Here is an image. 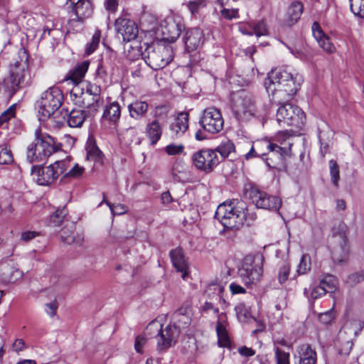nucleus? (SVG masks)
<instances>
[{
	"label": "nucleus",
	"instance_id": "obj_39",
	"mask_svg": "<svg viewBox=\"0 0 364 364\" xmlns=\"http://www.w3.org/2000/svg\"><path fill=\"white\" fill-rule=\"evenodd\" d=\"M224 286L218 283H211L208 284L205 290V294L209 298H214L223 294Z\"/></svg>",
	"mask_w": 364,
	"mask_h": 364
},
{
	"label": "nucleus",
	"instance_id": "obj_38",
	"mask_svg": "<svg viewBox=\"0 0 364 364\" xmlns=\"http://www.w3.org/2000/svg\"><path fill=\"white\" fill-rule=\"evenodd\" d=\"M66 215L67 211L65 208L57 209L56 211L50 215L48 225L53 227L60 226Z\"/></svg>",
	"mask_w": 364,
	"mask_h": 364
},
{
	"label": "nucleus",
	"instance_id": "obj_56",
	"mask_svg": "<svg viewBox=\"0 0 364 364\" xmlns=\"http://www.w3.org/2000/svg\"><path fill=\"white\" fill-rule=\"evenodd\" d=\"M220 15L226 20H232L234 18H239V12L237 9H223L220 11Z\"/></svg>",
	"mask_w": 364,
	"mask_h": 364
},
{
	"label": "nucleus",
	"instance_id": "obj_41",
	"mask_svg": "<svg viewBox=\"0 0 364 364\" xmlns=\"http://www.w3.org/2000/svg\"><path fill=\"white\" fill-rule=\"evenodd\" d=\"M348 226L343 222H339L337 225H335L333 228V233L336 240H341L342 239L347 240L346 232Z\"/></svg>",
	"mask_w": 364,
	"mask_h": 364
},
{
	"label": "nucleus",
	"instance_id": "obj_48",
	"mask_svg": "<svg viewBox=\"0 0 364 364\" xmlns=\"http://www.w3.org/2000/svg\"><path fill=\"white\" fill-rule=\"evenodd\" d=\"M171 175L174 181L183 182L185 181V173L183 166L175 164L171 169Z\"/></svg>",
	"mask_w": 364,
	"mask_h": 364
},
{
	"label": "nucleus",
	"instance_id": "obj_49",
	"mask_svg": "<svg viewBox=\"0 0 364 364\" xmlns=\"http://www.w3.org/2000/svg\"><path fill=\"white\" fill-rule=\"evenodd\" d=\"M253 33L257 37L267 36L268 29L264 20H260L252 25Z\"/></svg>",
	"mask_w": 364,
	"mask_h": 364
},
{
	"label": "nucleus",
	"instance_id": "obj_43",
	"mask_svg": "<svg viewBox=\"0 0 364 364\" xmlns=\"http://www.w3.org/2000/svg\"><path fill=\"white\" fill-rule=\"evenodd\" d=\"M4 280L8 283H15L21 281L23 278V273L18 269H12L8 274H5Z\"/></svg>",
	"mask_w": 364,
	"mask_h": 364
},
{
	"label": "nucleus",
	"instance_id": "obj_37",
	"mask_svg": "<svg viewBox=\"0 0 364 364\" xmlns=\"http://www.w3.org/2000/svg\"><path fill=\"white\" fill-rule=\"evenodd\" d=\"M325 290L323 287H321L319 284H311L309 288L304 289V294L309 299H316L321 296L324 295Z\"/></svg>",
	"mask_w": 364,
	"mask_h": 364
},
{
	"label": "nucleus",
	"instance_id": "obj_34",
	"mask_svg": "<svg viewBox=\"0 0 364 364\" xmlns=\"http://www.w3.org/2000/svg\"><path fill=\"white\" fill-rule=\"evenodd\" d=\"M87 159L95 162L102 161V153L92 140H88L86 144Z\"/></svg>",
	"mask_w": 364,
	"mask_h": 364
},
{
	"label": "nucleus",
	"instance_id": "obj_24",
	"mask_svg": "<svg viewBox=\"0 0 364 364\" xmlns=\"http://www.w3.org/2000/svg\"><path fill=\"white\" fill-rule=\"evenodd\" d=\"M227 316L224 313H221L218 316V321L216 326V331L218 338V344L221 347H228L230 341L226 329Z\"/></svg>",
	"mask_w": 364,
	"mask_h": 364
},
{
	"label": "nucleus",
	"instance_id": "obj_52",
	"mask_svg": "<svg viewBox=\"0 0 364 364\" xmlns=\"http://www.w3.org/2000/svg\"><path fill=\"white\" fill-rule=\"evenodd\" d=\"M14 161L11 151L7 147H1L0 151V164H10Z\"/></svg>",
	"mask_w": 364,
	"mask_h": 364
},
{
	"label": "nucleus",
	"instance_id": "obj_55",
	"mask_svg": "<svg viewBox=\"0 0 364 364\" xmlns=\"http://www.w3.org/2000/svg\"><path fill=\"white\" fill-rule=\"evenodd\" d=\"M103 202L106 203V204L109 207V209L113 215H122L125 213L127 211V207L122 204H112L109 201L105 200L104 198Z\"/></svg>",
	"mask_w": 364,
	"mask_h": 364
},
{
	"label": "nucleus",
	"instance_id": "obj_53",
	"mask_svg": "<svg viewBox=\"0 0 364 364\" xmlns=\"http://www.w3.org/2000/svg\"><path fill=\"white\" fill-rule=\"evenodd\" d=\"M206 6L205 0H195L188 2V8L192 15H196L198 13L200 9Z\"/></svg>",
	"mask_w": 364,
	"mask_h": 364
},
{
	"label": "nucleus",
	"instance_id": "obj_17",
	"mask_svg": "<svg viewBox=\"0 0 364 364\" xmlns=\"http://www.w3.org/2000/svg\"><path fill=\"white\" fill-rule=\"evenodd\" d=\"M54 165L48 166H33L31 175L34 181L40 186H48L53 183L58 178L54 170Z\"/></svg>",
	"mask_w": 364,
	"mask_h": 364
},
{
	"label": "nucleus",
	"instance_id": "obj_50",
	"mask_svg": "<svg viewBox=\"0 0 364 364\" xmlns=\"http://www.w3.org/2000/svg\"><path fill=\"white\" fill-rule=\"evenodd\" d=\"M276 364H290L289 358L290 355L279 348L274 349Z\"/></svg>",
	"mask_w": 364,
	"mask_h": 364
},
{
	"label": "nucleus",
	"instance_id": "obj_44",
	"mask_svg": "<svg viewBox=\"0 0 364 364\" xmlns=\"http://www.w3.org/2000/svg\"><path fill=\"white\" fill-rule=\"evenodd\" d=\"M51 165H54L55 172L57 173V178L61 174H65L67 169L70 166V159L68 157L61 161H56Z\"/></svg>",
	"mask_w": 364,
	"mask_h": 364
},
{
	"label": "nucleus",
	"instance_id": "obj_26",
	"mask_svg": "<svg viewBox=\"0 0 364 364\" xmlns=\"http://www.w3.org/2000/svg\"><path fill=\"white\" fill-rule=\"evenodd\" d=\"M203 43V34L200 29L194 28L187 31L185 44L187 50H193Z\"/></svg>",
	"mask_w": 364,
	"mask_h": 364
},
{
	"label": "nucleus",
	"instance_id": "obj_4",
	"mask_svg": "<svg viewBox=\"0 0 364 364\" xmlns=\"http://www.w3.org/2000/svg\"><path fill=\"white\" fill-rule=\"evenodd\" d=\"M60 148V144H56L53 138L38 128L35 131L34 140L27 147L26 160L31 164L44 162Z\"/></svg>",
	"mask_w": 364,
	"mask_h": 364
},
{
	"label": "nucleus",
	"instance_id": "obj_62",
	"mask_svg": "<svg viewBox=\"0 0 364 364\" xmlns=\"http://www.w3.org/2000/svg\"><path fill=\"white\" fill-rule=\"evenodd\" d=\"M15 109L13 106L4 111L0 116V126L7 122L10 119L14 117Z\"/></svg>",
	"mask_w": 364,
	"mask_h": 364
},
{
	"label": "nucleus",
	"instance_id": "obj_22",
	"mask_svg": "<svg viewBox=\"0 0 364 364\" xmlns=\"http://www.w3.org/2000/svg\"><path fill=\"white\" fill-rule=\"evenodd\" d=\"M172 264L176 269L182 274L181 277L185 279L188 274V262L181 249L177 248L170 252Z\"/></svg>",
	"mask_w": 364,
	"mask_h": 364
},
{
	"label": "nucleus",
	"instance_id": "obj_10",
	"mask_svg": "<svg viewBox=\"0 0 364 364\" xmlns=\"http://www.w3.org/2000/svg\"><path fill=\"white\" fill-rule=\"evenodd\" d=\"M233 110L240 120L247 121L251 119L255 112L252 97L246 92H239L234 97Z\"/></svg>",
	"mask_w": 364,
	"mask_h": 364
},
{
	"label": "nucleus",
	"instance_id": "obj_31",
	"mask_svg": "<svg viewBox=\"0 0 364 364\" xmlns=\"http://www.w3.org/2000/svg\"><path fill=\"white\" fill-rule=\"evenodd\" d=\"M146 133L150 140L151 144H156L161 139L162 134V127L158 119H154L147 124Z\"/></svg>",
	"mask_w": 364,
	"mask_h": 364
},
{
	"label": "nucleus",
	"instance_id": "obj_16",
	"mask_svg": "<svg viewBox=\"0 0 364 364\" xmlns=\"http://www.w3.org/2000/svg\"><path fill=\"white\" fill-rule=\"evenodd\" d=\"M249 196L252 202L259 208L278 210L282 205L279 198L269 196L257 188H250Z\"/></svg>",
	"mask_w": 364,
	"mask_h": 364
},
{
	"label": "nucleus",
	"instance_id": "obj_40",
	"mask_svg": "<svg viewBox=\"0 0 364 364\" xmlns=\"http://www.w3.org/2000/svg\"><path fill=\"white\" fill-rule=\"evenodd\" d=\"M318 284L323 287L325 293L333 292L336 289V279L332 275H326L323 277Z\"/></svg>",
	"mask_w": 364,
	"mask_h": 364
},
{
	"label": "nucleus",
	"instance_id": "obj_13",
	"mask_svg": "<svg viewBox=\"0 0 364 364\" xmlns=\"http://www.w3.org/2000/svg\"><path fill=\"white\" fill-rule=\"evenodd\" d=\"M194 166L205 173H210L219 164V158L215 151L203 149L198 151L192 156Z\"/></svg>",
	"mask_w": 364,
	"mask_h": 364
},
{
	"label": "nucleus",
	"instance_id": "obj_33",
	"mask_svg": "<svg viewBox=\"0 0 364 364\" xmlns=\"http://www.w3.org/2000/svg\"><path fill=\"white\" fill-rule=\"evenodd\" d=\"M86 117H89L86 111L73 109L68 116V124L71 127H80Z\"/></svg>",
	"mask_w": 364,
	"mask_h": 364
},
{
	"label": "nucleus",
	"instance_id": "obj_29",
	"mask_svg": "<svg viewBox=\"0 0 364 364\" xmlns=\"http://www.w3.org/2000/svg\"><path fill=\"white\" fill-rule=\"evenodd\" d=\"M149 107L146 101L135 100L128 105L129 115L134 119H141L146 117Z\"/></svg>",
	"mask_w": 364,
	"mask_h": 364
},
{
	"label": "nucleus",
	"instance_id": "obj_21",
	"mask_svg": "<svg viewBox=\"0 0 364 364\" xmlns=\"http://www.w3.org/2000/svg\"><path fill=\"white\" fill-rule=\"evenodd\" d=\"M183 26L171 19L165 22L161 27L163 39L164 41L173 43L179 37Z\"/></svg>",
	"mask_w": 364,
	"mask_h": 364
},
{
	"label": "nucleus",
	"instance_id": "obj_45",
	"mask_svg": "<svg viewBox=\"0 0 364 364\" xmlns=\"http://www.w3.org/2000/svg\"><path fill=\"white\" fill-rule=\"evenodd\" d=\"M329 168H330V174L331 177V181L333 185L336 187L338 186V181L340 179V171L336 161L331 160L329 161Z\"/></svg>",
	"mask_w": 364,
	"mask_h": 364
},
{
	"label": "nucleus",
	"instance_id": "obj_61",
	"mask_svg": "<svg viewBox=\"0 0 364 364\" xmlns=\"http://www.w3.org/2000/svg\"><path fill=\"white\" fill-rule=\"evenodd\" d=\"M364 279V269L354 272L348 276V282L350 284H356Z\"/></svg>",
	"mask_w": 364,
	"mask_h": 364
},
{
	"label": "nucleus",
	"instance_id": "obj_19",
	"mask_svg": "<svg viewBox=\"0 0 364 364\" xmlns=\"http://www.w3.org/2000/svg\"><path fill=\"white\" fill-rule=\"evenodd\" d=\"M188 128V114L180 112L169 126L171 137L178 138L183 135Z\"/></svg>",
	"mask_w": 364,
	"mask_h": 364
},
{
	"label": "nucleus",
	"instance_id": "obj_47",
	"mask_svg": "<svg viewBox=\"0 0 364 364\" xmlns=\"http://www.w3.org/2000/svg\"><path fill=\"white\" fill-rule=\"evenodd\" d=\"M311 269L310 257L307 255H303L297 267L298 274H304Z\"/></svg>",
	"mask_w": 364,
	"mask_h": 364
},
{
	"label": "nucleus",
	"instance_id": "obj_32",
	"mask_svg": "<svg viewBox=\"0 0 364 364\" xmlns=\"http://www.w3.org/2000/svg\"><path fill=\"white\" fill-rule=\"evenodd\" d=\"M303 11V5L299 1L291 3L287 13V24L289 26L294 24L299 18Z\"/></svg>",
	"mask_w": 364,
	"mask_h": 364
},
{
	"label": "nucleus",
	"instance_id": "obj_14",
	"mask_svg": "<svg viewBox=\"0 0 364 364\" xmlns=\"http://www.w3.org/2000/svg\"><path fill=\"white\" fill-rule=\"evenodd\" d=\"M92 10L90 0H71L68 25L70 27H74L77 23L82 24L85 19L92 16Z\"/></svg>",
	"mask_w": 364,
	"mask_h": 364
},
{
	"label": "nucleus",
	"instance_id": "obj_64",
	"mask_svg": "<svg viewBox=\"0 0 364 364\" xmlns=\"http://www.w3.org/2000/svg\"><path fill=\"white\" fill-rule=\"evenodd\" d=\"M39 233L36 231H26L21 234V240L24 242H29L32 239L37 237Z\"/></svg>",
	"mask_w": 364,
	"mask_h": 364
},
{
	"label": "nucleus",
	"instance_id": "obj_51",
	"mask_svg": "<svg viewBox=\"0 0 364 364\" xmlns=\"http://www.w3.org/2000/svg\"><path fill=\"white\" fill-rule=\"evenodd\" d=\"M290 272V265L288 263H284L279 269L278 281L282 284L286 282L289 278Z\"/></svg>",
	"mask_w": 364,
	"mask_h": 364
},
{
	"label": "nucleus",
	"instance_id": "obj_59",
	"mask_svg": "<svg viewBox=\"0 0 364 364\" xmlns=\"http://www.w3.org/2000/svg\"><path fill=\"white\" fill-rule=\"evenodd\" d=\"M85 171L82 166H80L78 164H75L72 168L69 170L65 174V177L77 178L82 176Z\"/></svg>",
	"mask_w": 364,
	"mask_h": 364
},
{
	"label": "nucleus",
	"instance_id": "obj_42",
	"mask_svg": "<svg viewBox=\"0 0 364 364\" xmlns=\"http://www.w3.org/2000/svg\"><path fill=\"white\" fill-rule=\"evenodd\" d=\"M350 11L354 15L364 18V0H349Z\"/></svg>",
	"mask_w": 364,
	"mask_h": 364
},
{
	"label": "nucleus",
	"instance_id": "obj_35",
	"mask_svg": "<svg viewBox=\"0 0 364 364\" xmlns=\"http://www.w3.org/2000/svg\"><path fill=\"white\" fill-rule=\"evenodd\" d=\"M61 240L63 242L71 245L76 244L80 245L82 242L83 237L81 235H74V232L71 229L63 228L60 233Z\"/></svg>",
	"mask_w": 364,
	"mask_h": 364
},
{
	"label": "nucleus",
	"instance_id": "obj_9",
	"mask_svg": "<svg viewBox=\"0 0 364 364\" xmlns=\"http://www.w3.org/2000/svg\"><path fill=\"white\" fill-rule=\"evenodd\" d=\"M255 149L259 156L262 157L267 166L272 168H276L282 162V154L287 153L288 149L279 147L276 143H271L267 140H260L254 142Z\"/></svg>",
	"mask_w": 364,
	"mask_h": 364
},
{
	"label": "nucleus",
	"instance_id": "obj_30",
	"mask_svg": "<svg viewBox=\"0 0 364 364\" xmlns=\"http://www.w3.org/2000/svg\"><path fill=\"white\" fill-rule=\"evenodd\" d=\"M88 61H83L77 64L66 75L65 80L72 81L75 85H80L79 83L82 80L89 67Z\"/></svg>",
	"mask_w": 364,
	"mask_h": 364
},
{
	"label": "nucleus",
	"instance_id": "obj_1",
	"mask_svg": "<svg viewBox=\"0 0 364 364\" xmlns=\"http://www.w3.org/2000/svg\"><path fill=\"white\" fill-rule=\"evenodd\" d=\"M301 82V75L285 67L272 70L264 81V86L273 102L283 104L292 99Z\"/></svg>",
	"mask_w": 364,
	"mask_h": 364
},
{
	"label": "nucleus",
	"instance_id": "obj_11",
	"mask_svg": "<svg viewBox=\"0 0 364 364\" xmlns=\"http://www.w3.org/2000/svg\"><path fill=\"white\" fill-rule=\"evenodd\" d=\"M70 98L73 102L84 107L88 117H94L97 112L100 99L90 97L87 92H84V88L80 85H75L70 91Z\"/></svg>",
	"mask_w": 364,
	"mask_h": 364
},
{
	"label": "nucleus",
	"instance_id": "obj_5",
	"mask_svg": "<svg viewBox=\"0 0 364 364\" xmlns=\"http://www.w3.org/2000/svg\"><path fill=\"white\" fill-rule=\"evenodd\" d=\"M63 94L55 86L49 87L43 92L36 102L39 119L44 121L50 117L62 105Z\"/></svg>",
	"mask_w": 364,
	"mask_h": 364
},
{
	"label": "nucleus",
	"instance_id": "obj_12",
	"mask_svg": "<svg viewBox=\"0 0 364 364\" xmlns=\"http://www.w3.org/2000/svg\"><path fill=\"white\" fill-rule=\"evenodd\" d=\"M199 123L202 128L210 134L219 133L223 129L224 120L220 111L215 107H208L203 113Z\"/></svg>",
	"mask_w": 364,
	"mask_h": 364
},
{
	"label": "nucleus",
	"instance_id": "obj_46",
	"mask_svg": "<svg viewBox=\"0 0 364 364\" xmlns=\"http://www.w3.org/2000/svg\"><path fill=\"white\" fill-rule=\"evenodd\" d=\"M100 31L99 30H96L92 36V41L86 46L85 53L87 55H90L97 49L100 41Z\"/></svg>",
	"mask_w": 364,
	"mask_h": 364
},
{
	"label": "nucleus",
	"instance_id": "obj_54",
	"mask_svg": "<svg viewBox=\"0 0 364 364\" xmlns=\"http://www.w3.org/2000/svg\"><path fill=\"white\" fill-rule=\"evenodd\" d=\"M237 318L240 321H245L249 317L250 313L244 304H239L235 308Z\"/></svg>",
	"mask_w": 364,
	"mask_h": 364
},
{
	"label": "nucleus",
	"instance_id": "obj_20",
	"mask_svg": "<svg viewBox=\"0 0 364 364\" xmlns=\"http://www.w3.org/2000/svg\"><path fill=\"white\" fill-rule=\"evenodd\" d=\"M294 357L299 358V364H316L317 362L316 350L306 343L296 348Z\"/></svg>",
	"mask_w": 364,
	"mask_h": 364
},
{
	"label": "nucleus",
	"instance_id": "obj_2",
	"mask_svg": "<svg viewBox=\"0 0 364 364\" xmlns=\"http://www.w3.org/2000/svg\"><path fill=\"white\" fill-rule=\"evenodd\" d=\"M29 56L24 49L18 52V58L9 65V75L0 83L9 95H13L20 87L29 84L31 75L28 65Z\"/></svg>",
	"mask_w": 364,
	"mask_h": 364
},
{
	"label": "nucleus",
	"instance_id": "obj_28",
	"mask_svg": "<svg viewBox=\"0 0 364 364\" xmlns=\"http://www.w3.org/2000/svg\"><path fill=\"white\" fill-rule=\"evenodd\" d=\"M337 244L332 247V258L335 262L341 263L346 261L349 253L347 240L342 239L336 241Z\"/></svg>",
	"mask_w": 364,
	"mask_h": 364
},
{
	"label": "nucleus",
	"instance_id": "obj_3",
	"mask_svg": "<svg viewBox=\"0 0 364 364\" xmlns=\"http://www.w3.org/2000/svg\"><path fill=\"white\" fill-rule=\"evenodd\" d=\"M247 209L243 202L223 203L218 206L215 218L226 230L239 229L245 221L250 225L249 221H253L256 218L255 214L247 216Z\"/></svg>",
	"mask_w": 364,
	"mask_h": 364
},
{
	"label": "nucleus",
	"instance_id": "obj_8",
	"mask_svg": "<svg viewBox=\"0 0 364 364\" xmlns=\"http://www.w3.org/2000/svg\"><path fill=\"white\" fill-rule=\"evenodd\" d=\"M276 119L280 127L301 128L304 124L305 114L299 107L284 103L278 108Z\"/></svg>",
	"mask_w": 364,
	"mask_h": 364
},
{
	"label": "nucleus",
	"instance_id": "obj_63",
	"mask_svg": "<svg viewBox=\"0 0 364 364\" xmlns=\"http://www.w3.org/2000/svg\"><path fill=\"white\" fill-rule=\"evenodd\" d=\"M58 304L55 301L46 304V311L50 317H53L56 314Z\"/></svg>",
	"mask_w": 364,
	"mask_h": 364
},
{
	"label": "nucleus",
	"instance_id": "obj_60",
	"mask_svg": "<svg viewBox=\"0 0 364 364\" xmlns=\"http://www.w3.org/2000/svg\"><path fill=\"white\" fill-rule=\"evenodd\" d=\"M147 343V338L142 335L138 336L135 338L134 350L138 353H143V348Z\"/></svg>",
	"mask_w": 364,
	"mask_h": 364
},
{
	"label": "nucleus",
	"instance_id": "obj_15",
	"mask_svg": "<svg viewBox=\"0 0 364 364\" xmlns=\"http://www.w3.org/2000/svg\"><path fill=\"white\" fill-rule=\"evenodd\" d=\"M173 52L171 46H158L148 52L149 66L154 70L166 67L173 58Z\"/></svg>",
	"mask_w": 364,
	"mask_h": 364
},
{
	"label": "nucleus",
	"instance_id": "obj_23",
	"mask_svg": "<svg viewBox=\"0 0 364 364\" xmlns=\"http://www.w3.org/2000/svg\"><path fill=\"white\" fill-rule=\"evenodd\" d=\"M312 33L314 38L318 42L319 46L328 53H333L336 51V48L331 42L330 38L322 31L321 26L317 22L312 25Z\"/></svg>",
	"mask_w": 364,
	"mask_h": 364
},
{
	"label": "nucleus",
	"instance_id": "obj_18",
	"mask_svg": "<svg viewBox=\"0 0 364 364\" xmlns=\"http://www.w3.org/2000/svg\"><path fill=\"white\" fill-rule=\"evenodd\" d=\"M115 29L121 34L124 41H131L138 35V27L131 19L125 17H119L115 21Z\"/></svg>",
	"mask_w": 364,
	"mask_h": 364
},
{
	"label": "nucleus",
	"instance_id": "obj_7",
	"mask_svg": "<svg viewBox=\"0 0 364 364\" xmlns=\"http://www.w3.org/2000/svg\"><path fill=\"white\" fill-rule=\"evenodd\" d=\"M262 257L247 256L239 269V275L246 286L256 285L262 276Z\"/></svg>",
	"mask_w": 364,
	"mask_h": 364
},
{
	"label": "nucleus",
	"instance_id": "obj_25",
	"mask_svg": "<svg viewBox=\"0 0 364 364\" xmlns=\"http://www.w3.org/2000/svg\"><path fill=\"white\" fill-rule=\"evenodd\" d=\"M291 131H281L279 132L273 138L271 143H276L279 147H285L288 150L287 153L282 154V161L286 156L291 154V146L293 144V135Z\"/></svg>",
	"mask_w": 364,
	"mask_h": 364
},
{
	"label": "nucleus",
	"instance_id": "obj_58",
	"mask_svg": "<svg viewBox=\"0 0 364 364\" xmlns=\"http://www.w3.org/2000/svg\"><path fill=\"white\" fill-rule=\"evenodd\" d=\"M165 149L168 155L173 156L181 154L184 150V146L181 144H171L167 145Z\"/></svg>",
	"mask_w": 364,
	"mask_h": 364
},
{
	"label": "nucleus",
	"instance_id": "obj_36",
	"mask_svg": "<svg viewBox=\"0 0 364 364\" xmlns=\"http://www.w3.org/2000/svg\"><path fill=\"white\" fill-rule=\"evenodd\" d=\"M220 153L222 157L227 158L235 151V144L230 140L222 142L215 150Z\"/></svg>",
	"mask_w": 364,
	"mask_h": 364
},
{
	"label": "nucleus",
	"instance_id": "obj_27",
	"mask_svg": "<svg viewBox=\"0 0 364 364\" xmlns=\"http://www.w3.org/2000/svg\"><path fill=\"white\" fill-rule=\"evenodd\" d=\"M120 117V105L117 102H112L105 107L102 119L112 124H116L119 122Z\"/></svg>",
	"mask_w": 364,
	"mask_h": 364
},
{
	"label": "nucleus",
	"instance_id": "obj_57",
	"mask_svg": "<svg viewBox=\"0 0 364 364\" xmlns=\"http://www.w3.org/2000/svg\"><path fill=\"white\" fill-rule=\"evenodd\" d=\"M84 92H87L90 97H94L95 99H100L101 88L95 84H88Z\"/></svg>",
	"mask_w": 364,
	"mask_h": 364
},
{
	"label": "nucleus",
	"instance_id": "obj_6",
	"mask_svg": "<svg viewBox=\"0 0 364 364\" xmlns=\"http://www.w3.org/2000/svg\"><path fill=\"white\" fill-rule=\"evenodd\" d=\"M156 328L159 333L156 336V350L164 352L174 346L180 335L179 328L176 325H167L164 328L157 321L150 323L146 329Z\"/></svg>",
	"mask_w": 364,
	"mask_h": 364
}]
</instances>
